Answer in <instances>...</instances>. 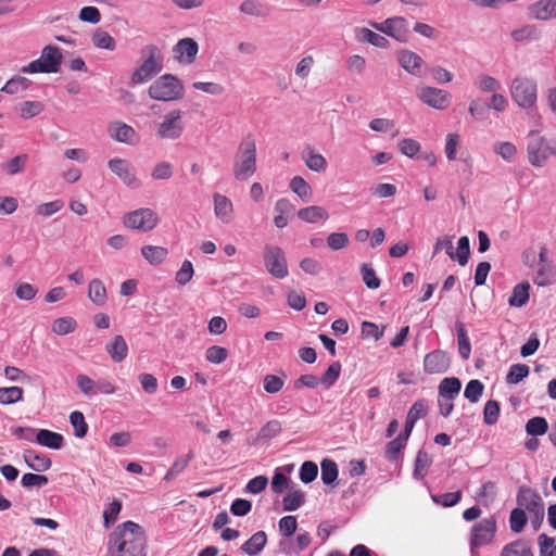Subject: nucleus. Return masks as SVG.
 I'll use <instances>...</instances> for the list:
<instances>
[{
  "mask_svg": "<svg viewBox=\"0 0 556 556\" xmlns=\"http://www.w3.org/2000/svg\"><path fill=\"white\" fill-rule=\"evenodd\" d=\"M144 530L134 521H126L115 528L109 536V556H146Z\"/></svg>",
  "mask_w": 556,
  "mask_h": 556,
  "instance_id": "f257e3e1",
  "label": "nucleus"
},
{
  "mask_svg": "<svg viewBox=\"0 0 556 556\" xmlns=\"http://www.w3.org/2000/svg\"><path fill=\"white\" fill-rule=\"evenodd\" d=\"M256 172V141L248 134L239 143L233 156L232 173L238 181H245Z\"/></svg>",
  "mask_w": 556,
  "mask_h": 556,
  "instance_id": "f03ea898",
  "label": "nucleus"
},
{
  "mask_svg": "<svg viewBox=\"0 0 556 556\" xmlns=\"http://www.w3.org/2000/svg\"><path fill=\"white\" fill-rule=\"evenodd\" d=\"M141 64L131 74V83L134 85H141L163 70V55L159 47L155 45H148L141 49Z\"/></svg>",
  "mask_w": 556,
  "mask_h": 556,
  "instance_id": "7ed1b4c3",
  "label": "nucleus"
},
{
  "mask_svg": "<svg viewBox=\"0 0 556 556\" xmlns=\"http://www.w3.org/2000/svg\"><path fill=\"white\" fill-rule=\"evenodd\" d=\"M185 88L180 79L175 75L164 74L155 79L148 89L151 99L163 102L180 100Z\"/></svg>",
  "mask_w": 556,
  "mask_h": 556,
  "instance_id": "20e7f679",
  "label": "nucleus"
},
{
  "mask_svg": "<svg viewBox=\"0 0 556 556\" xmlns=\"http://www.w3.org/2000/svg\"><path fill=\"white\" fill-rule=\"evenodd\" d=\"M61 50L55 46H46L37 60L31 61L21 68L23 74L46 73L52 74L60 71L62 64Z\"/></svg>",
  "mask_w": 556,
  "mask_h": 556,
  "instance_id": "39448f33",
  "label": "nucleus"
},
{
  "mask_svg": "<svg viewBox=\"0 0 556 556\" xmlns=\"http://www.w3.org/2000/svg\"><path fill=\"white\" fill-rule=\"evenodd\" d=\"M514 102L522 109H531L538 99V85L534 79L526 76L515 77L509 86Z\"/></svg>",
  "mask_w": 556,
  "mask_h": 556,
  "instance_id": "423d86ee",
  "label": "nucleus"
},
{
  "mask_svg": "<svg viewBox=\"0 0 556 556\" xmlns=\"http://www.w3.org/2000/svg\"><path fill=\"white\" fill-rule=\"evenodd\" d=\"M184 112L175 109L170 110L160 117L156 124V136L164 140H177L185 131V123L182 121Z\"/></svg>",
  "mask_w": 556,
  "mask_h": 556,
  "instance_id": "0eeeda50",
  "label": "nucleus"
},
{
  "mask_svg": "<svg viewBox=\"0 0 556 556\" xmlns=\"http://www.w3.org/2000/svg\"><path fill=\"white\" fill-rule=\"evenodd\" d=\"M553 147L548 141L540 136L538 131L531 130L527 142V157L529 163L534 167H543L549 155H552Z\"/></svg>",
  "mask_w": 556,
  "mask_h": 556,
  "instance_id": "6e6552de",
  "label": "nucleus"
},
{
  "mask_svg": "<svg viewBox=\"0 0 556 556\" xmlns=\"http://www.w3.org/2000/svg\"><path fill=\"white\" fill-rule=\"evenodd\" d=\"M369 24L376 30L390 36L401 43H406L409 40V24L402 16L389 17L383 22H370Z\"/></svg>",
  "mask_w": 556,
  "mask_h": 556,
  "instance_id": "1a4fd4ad",
  "label": "nucleus"
},
{
  "mask_svg": "<svg viewBox=\"0 0 556 556\" xmlns=\"http://www.w3.org/2000/svg\"><path fill=\"white\" fill-rule=\"evenodd\" d=\"M516 502L518 508L527 510L530 517H535L536 519L544 518V502L538 491L527 485H521L518 489Z\"/></svg>",
  "mask_w": 556,
  "mask_h": 556,
  "instance_id": "9d476101",
  "label": "nucleus"
},
{
  "mask_svg": "<svg viewBox=\"0 0 556 556\" xmlns=\"http://www.w3.org/2000/svg\"><path fill=\"white\" fill-rule=\"evenodd\" d=\"M264 263L268 273L278 279H283L289 274L285 252L277 245H265Z\"/></svg>",
  "mask_w": 556,
  "mask_h": 556,
  "instance_id": "9b49d317",
  "label": "nucleus"
},
{
  "mask_svg": "<svg viewBox=\"0 0 556 556\" xmlns=\"http://www.w3.org/2000/svg\"><path fill=\"white\" fill-rule=\"evenodd\" d=\"M123 223L129 229L151 231L159 223L157 214L151 208H138L124 216Z\"/></svg>",
  "mask_w": 556,
  "mask_h": 556,
  "instance_id": "f8f14e48",
  "label": "nucleus"
},
{
  "mask_svg": "<svg viewBox=\"0 0 556 556\" xmlns=\"http://www.w3.org/2000/svg\"><path fill=\"white\" fill-rule=\"evenodd\" d=\"M416 96L424 104L439 111L446 110L452 102L448 91L430 86L418 87Z\"/></svg>",
  "mask_w": 556,
  "mask_h": 556,
  "instance_id": "ddd939ff",
  "label": "nucleus"
},
{
  "mask_svg": "<svg viewBox=\"0 0 556 556\" xmlns=\"http://www.w3.org/2000/svg\"><path fill=\"white\" fill-rule=\"evenodd\" d=\"M496 532V520L494 517H488L477 522L470 532V549L490 544Z\"/></svg>",
  "mask_w": 556,
  "mask_h": 556,
  "instance_id": "4468645a",
  "label": "nucleus"
},
{
  "mask_svg": "<svg viewBox=\"0 0 556 556\" xmlns=\"http://www.w3.org/2000/svg\"><path fill=\"white\" fill-rule=\"evenodd\" d=\"M109 168L129 188L137 189L141 181L137 178L134 166L129 161L114 157L108 163Z\"/></svg>",
  "mask_w": 556,
  "mask_h": 556,
  "instance_id": "2eb2a0df",
  "label": "nucleus"
},
{
  "mask_svg": "<svg viewBox=\"0 0 556 556\" xmlns=\"http://www.w3.org/2000/svg\"><path fill=\"white\" fill-rule=\"evenodd\" d=\"M450 356L442 350H434L426 354L424 358V370L426 374H444L450 368Z\"/></svg>",
  "mask_w": 556,
  "mask_h": 556,
  "instance_id": "dca6fc26",
  "label": "nucleus"
},
{
  "mask_svg": "<svg viewBox=\"0 0 556 556\" xmlns=\"http://www.w3.org/2000/svg\"><path fill=\"white\" fill-rule=\"evenodd\" d=\"M397 62L401 67L413 76H422L424 60L414 51L402 49L397 52Z\"/></svg>",
  "mask_w": 556,
  "mask_h": 556,
  "instance_id": "f3484780",
  "label": "nucleus"
},
{
  "mask_svg": "<svg viewBox=\"0 0 556 556\" xmlns=\"http://www.w3.org/2000/svg\"><path fill=\"white\" fill-rule=\"evenodd\" d=\"M528 15L535 21H549L556 18V0H538L531 3Z\"/></svg>",
  "mask_w": 556,
  "mask_h": 556,
  "instance_id": "a211bd4d",
  "label": "nucleus"
},
{
  "mask_svg": "<svg viewBox=\"0 0 556 556\" xmlns=\"http://www.w3.org/2000/svg\"><path fill=\"white\" fill-rule=\"evenodd\" d=\"M199 51V45L192 38L180 39L174 47L176 59L180 63L191 64L194 62Z\"/></svg>",
  "mask_w": 556,
  "mask_h": 556,
  "instance_id": "6ab92c4d",
  "label": "nucleus"
},
{
  "mask_svg": "<svg viewBox=\"0 0 556 556\" xmlns=\"http://www.w3.org/2000/svg\"><path fill=\"white\" fill-rule=\"evenodd\" d=\"M215 216L224 224H229L233 219V205L224 194L215 193L213 195Z\"/></svg>",
  "mask_w": 556,
  "mask_h": 556,
  "instance_id": "aec40b11",
  "label": "nucleus"
},
{
  "mask_svg": "<svg viewBox=\"0 0 556 556\" xmlns=\"http://www.w3.org/2000/svg\"><path fill=\"white\" fill-rule=\"evenodd\" d=\"M109 134L116 141L127 144H132L137 137L135 129L122 122L111 123L109 126Z\"/></svg>",
  "mask_w": 556,
  "mask_h": 556,
  "instance_id": "412c9836",
  "label": "nucleus"
},
{
  "mask_svg": "<svg viewBox=\"0 0 556 556\" xmlns=\"http://www.w3.org/2000/svg\"><path fill=\"white\" fill-rule=\"evenodd\" d=\"M311 541L312 539L308 532L299 533L295 542L292 540H281L279 543V548L282 553L293 556L307 548L311 544Z\"/></svg>",
  "mask_w": 556,
  "mask_h": 556,
  "instance_id": "4be33fe9",
  "label": "nucleus"
},
{
  "mask_svg": "<svg viewBox=\"0 0 556 556\" xmlns=\"http://www.w3.org/2000/svg\"><path fill=\"white\" fill-rule=\"evenodd\" d=\"M105 351L113 362H123L128 355V345L125 338L122 334L114 336L113 339L106 343Z\"/></svg>",
  "mask_w": 556,
  "mask_h": 556,
  "instance_id": "5701e85b",
  "label": "nucleus"
},
{
  "mask_svg": "<svg viewBox=\"0 0 556 556\" xmlns=\"http://www.w3.org/2000/svg\"><path fill=\"white\" fill-rule=\"evenodd\" d=\"M556 281V268L553 262L538 263L536 270L533 276V282L539 287H546Z\"/></svg>",
  "mask_w": 556,
  "mask_h": 556,
  "instance_id": "b1692460",
  "label": "nucleus"
},
{
  "mask_svg": "<svg viewBox=\"0 0 556 556\" xmlns=\"http://www.w3.org/2000/svg\"><path fill=\"white\" fill-rule=\"evenodd\" d=\"M36 442L39 445H42L45 447H49L52 450H61L64 444L65 440L64 437L61 433L47 430V429H40L36 433Z\"/></svg>",
  "mask_w": 556,
  "mask_h": 556,
  "instance_id": "393cba45",
  "label": "nucleus"
},
{
  "mask_svg": "<svg viewBox=\"0 0 556 556\" xmlns=\"http://www.w3.org/2000/svg\"><path fill=\"white\" fill-rule=\"evenodd\" d=\"M355 37L359 42H367L377 48L388 49L390 47V41L384 36L366 27L356 28Z\"/></svg>",
  "mask_w": 556,
  "mask_h": 556,
  "instance_id": "a878e982",
  "label": "nucleus"
},
{
  "mask_svg": "<svg viewBox=\"0 0 556 556\" xmlns=\"http://www.w3.org/2000/svg\"><path fill=\"white\" fill-rule=\"evenodd\" d=\"M23 457L27 466L38 472L48 470L52 465L48 456L39 454L34 450H26Z\"/></svg>",
  "mask_w": 556,
  "mask_h": 556,
  "instance_id": "bb28decb",
  "label": "nucleus"
},
{
  "mask_svg": "<svg viewBox=\"0 0 556 556\" xmlns=\"http://www.w3.org/2000/svg\"><path fill=\"white\" fill-rule=\"evenodd\" d=\"M266 543V533L264 531H257L241 545V551L249 556H257L263 551Z\"/></svg>",
  "mask_w": 556,
  "mask_h": 556,
  "instance_id": "cd10ccee",
  "label": "nucleus"
},
{
  "mask_svg": "<svg viewBox=\"0 0 556 556\" xmlns=\"http://www.w3.org/2000/svg\"><path fill=\"white\" fill-rule=\"evenodd\" d=\"M88 298L97 306H103L106 303V289L100 279H92L88 287Z\"/></svg>",
  "mask_w": 556,
  "mask_h": 556,
  "instance_id": "c85d7f7f",
  "label": "nucleus"
},
{
  "mask_svg": "<svg viewBox=\"0 0 556 556\" xmlns=\"http://www.w3.org/2000/svg\"><path fill=\"white\" fill-rule=\"evenodd\" d=\"M529 282H521L514 287L508 304L513 307H522L529 301Z\"/></svg>",
  "mask_w": 556,
  "mask_h": 556,
  "instance_id": "c756f323",
  "label": "nucleus"
},
{
  "mask_svg": "<svg viewBox=\"0 0 556 556\" xmlns=\"http://www.w3.org/2000/svg\"><path fill=\"white\" fill-rule=\"evenodd\" d=\"M298 217L306 223H317L320 219H327L329 217L328 212L317 205L307 206L304 208H301L298 212Z\"/></svg>",
  "mask_w": 556,
  "mask_h": 556,
  "instance_id": "7c9ffc66",
  "label": "nucleus"
},
{
  "mask_svg": "<svg viewBox=\"0 0 556 556\" xmlns=\"http://www.w3.org/2000/svg\"><path fill=\"white\" fill-rule=\"evenodd\" d=\"M460 389L462 382L458 378H444L439 384V396L455 399L459 394Z\"/></svg>",
  "mask_w": 556,
  "mask_h": 556,
  "instance_id": "2f4dec72",
  "label": "nucleus"
},
{
  "mask_svg": "<svg viewBox=\"0 0 556 556\" xmlns=\"http://www.w3.org/2000/svg\"><path fill=\"white\" fill-rule=\"evenodd\" d=\"M431 463V457L428 455L427 452L422 450L418 451L414 464V478L417 480H422L427 476Z\"/></svg>",
  "mask_w": 556,
  "mask_h": 556,
  "instance_id": "473e14b6",
  "label": "nucleus"
},
{
  "mask_svg": "<svg viewBox=\"0 0 556 556\" xmlns=\"http://www.w3.org/2000/svg\"><path fill=\"white\" fill-rule=\"evenodd\" d=\"M282 432V426L279 420L267 421L257 432L256 441H269Z\"/></svg>",
  "mask_w": 556,
  "mask_h": 556,
  "instance_id": "72a5a7b5",
  "label": "nucleus"
},
{
  "mask_svg": "<svg viewBox=\"0 0 556 556\" xmlns=\"http://www.w3.org/2000/svg\"><path fill=\"white\" fill-rule=\"evenodd\" d=\"M458 352L463 359H468L471 353V344L468 338L467 330L463 323L456 324Z\"/></svg>",
  "mask_w": 556,
  "mask_h": 556,
  "instance_id": "f704fd0d",
  "label": "nucleus"
},
{
  "mask_svg": "<svg viewBox=\"0 0 556 556\" xmlns=\"http://www.w3.org/2000/svg\"><path fill=\"white\" fill-rule=\"evenodd\" d=\"M45 105L40 101H24L17 106V112L21 118L29 119L41 114Z\"/></svg>",
  "mask_w": 556,
  "mask_h": 556,
  "instance_id": "c9c22d12",
  "label": "nucleus"
},
{
  "mask_svg": "<svg viewBox=\"0 0 556 556\" xmlns=\"http://www.w3.org/2000/svg\"><path fill=\"white\" fill-rule=\"evenodd\" d=\"M141 254L150 264L156 265L166 258L168 251L163 247L144 245L141 249Z\"/></svg>",
  "mask_w": 556,
  "mask_h": 556,
  "instance_id": "e433bc0d",
  "label": "nucleus"
},
{
  "mask_svg": "<svg viewBox=\"0 0 556 556\" xmlns=\"http://www.w3.org/2000/svg\"><path fill=\"white\" fill-rule=\"evenodd\" d=\"M515 41H535L541 38V33L534 25H525L518 29H515L510 34Z\"/></svg>",
  "mask_w": 556,
  "mask_h": 556,
  "instance_id": "4c0bfd02",
  "label": "nucleus"
},
{
  "mask_svg": "<svg viewBox=\"0 0 556 556\" xmlns=\"http://www.w3.org/2000/svg\"><path fill=\"white\" fill-rule=\"evenodd\" d=\"M305 502V494L301 490H292L282 498L283 510L294 511Z\"/></svg>",
  "mask_w": 556,
  "mask_h": 556,
  "instance_id": "58836bf2",
  "label": "nucleus"
},
{
  "mask_svg": "<svg viewBox=\"0 0 556 556\" xmlns=\"http://www.w3.org/2000/svg\"><path fill=\"white\" fill-rule=\"evenodd\" d=\"M92 43L99 49L113 51L116 47L115 39L105 30L97 29L92 35Z\"/></svg>",
  "mask_w": 556,
  "mask_h": 556,
  "instance_id": "ea45409f",
  "label": "nucleus"
},
{
  "mask_svg": "<svg viewBox=\"0 0 556 556\" xmlns=\"http://www.w3.org/2000/svg\"><path fill=\"white\" fill-rule=\"evenodd\" d=\"M321 469V480L325 484H332L339 475L338 466L336 462L329 458H325L320 464Z\"/></svg>",
  "mask_w": 556,
  "mask_h": 556,
  "instance_id": "a19ab883",
  "label": "nucleus"
},
{
  "mask_svg": "<svg viewBox=\"0 0 556 556\" xmlns=\"http://www.w3.org/2000/svg\"><path fill=\"white\" fill-rule=\"evenodd\" d=\"M406 443L407 442L399 435L390 441L386 446L387 459L389 462H397L402 456V452L405 448Z\"/></svg>",
  "mask_w": 556,
  "mask_h": 556,
  "instance_id": "79ce46f5",
  "label": "nucleus"
},
{
  "mask_svg": "<svg viewBox=\"0 0 556 556\" xmlns=\"http://www.w3.org/2000/svg\"><path fill=\"white\" fill-rule=\"evenodd\" d=\"M30 85V80L24 76H13L9 79L5 85L2 87L1 91L8 94H15L20 91L26 90Z\"/></svg>",
  "mask_w": 556,
  "mask_h": 556,
  "instance_id": "37998d69",
  "label": "nucleus"
},
{
  "mask_svg": "<svg viewBox=\"0 0 556 556\" xmlns=\"http://www.w3.org/2000/svg\"><path fill=\"white\" fill-rule=\"evenodd\" d=\"M475 86L481 91V92H495L498 91L502 88L501 83L486 74H481L477 77L475 80Z\"/></svg>",
  "mask_w": 556,
  "mask_h": 556,
  "instance_id": "c03bdc74",
  "label": "nucleus"
},
{
  "mask_svg": "<svg viewBox=\"0 0 556 556\" xmlns=\"http://www.w3.org/2000/svg\"><path fill=\"white\" fill-rule=\"evenodd\" d=\"M493 151L508 163L514 162L517 155L516 146L509 141L496 142L493 146Z\"/></svg>",
  "mask_w": 556,
  "mask_h": 556,
  "instance_id": "a18cd8bd",
  "label": "nucleus"
},
{
  "mask_svg": "<svg viewBox=\"0 0 556 556\" xmlns=\"http://www.w3.org/2000/svg\"><path fill=\"white\" fill-rule=\"evenodd\" d=\"M305 165L313 172L321 173L327 168V160L319 153L313 151L303 155Z\"/></svg>",
  "mask_w": 556,
  "mask_h": 556,
  "instance_id": "49530a36",
  "label": "nucleus"
},
{
  "mask_svg": "<svg viewBox=\"0 0 556 556\" xmlns=\"http://www.w3.org/2000/svg\"><path fill=\"white\" fill-rule=\"evenodd\" d=\"M530 368L526 364H514L510 366L507 375L506 382L508 384H517L528 377Z\"/></svg>",
  "mask_w": 556,
  "mask_h": 556,
  "instance_id": "de8ad7c7",
  "label": "nucleus"
},
{
  "mask_svg": "<svg viewBox=\"0 0 556 556\" xmlns=\"http://www.w3.org/2000/svg\"><path fill=\"white\" fill-rule=\"evenodd\" d=\"M77 327V323L73 317H61L53 321L52 331L59 336H65L73 332Z\"/></svg>",
  "mask_w": 556,
  "mask_h": 556,
  "instance_id": "09e8293b",
  "label": "nucleus"
},
{
  "mask_svg": "<svg viewBox=\"0 0 556 556\" xmlns=\"http://www.w3.org/2000/svg\"><path fill=\"white\" fill-rule=\"evenodd\" d=\"M70 422L74 428V434L76 438H84L87 434L89 427L81 412H72L70 415Z\"/></svg>",
  "mask_w": 556,
  "mask_h": 556,
  "instance_id": "8fccbe9b",
  "label": "nucleus"
},
{
  "mask_svg": "<svg viewBox=\"0 0 556 556\" xmlns=\"http://www.w3.org/2000/svg\"><path fill=\"white\" fill-rule=\"evenodd\" d=\"M23 389L20 387L0 388V404L9 405L23 400Z\"/></svg>",
  "mask_w": 556,
  "mask_h": 556,
  "instance_id": "3c124183",
  "label": "nucleus"
},
{
  "mask_svg": "<svg viewBox=\"0 0 556 556\" xmlns=\"http://www.w3.org/2000/svg\"><path fill=\"white\" fill-rule=\"evenodd\" d=\"M290 189L298 194L303 201H307L311 197L312 189L306 180L301 176H294L290 181Z\"/></svg>",
  "mask_w": 556,
  "mask_h": 556,
  "instance_id": "603ef678",
  "label": "nucleus"
},
{
  "mask_svg": "<svg viewBox=\"0 0 556 556\" xmlns=\"http://www.w3.org/2000/svg\"><path fill=\"white\" fill-rule=\"evenodd\" d=\"M547 430L548 424L543 417H533L526 424V432L532 437L543 435Z\"/></svg>",
  "mask_w": 556,
  "mask_h": 556,
  "instance_id": "864d4df0",
  "label": "nucleus"
},
{
  "mask_svg": "<svg viewBox=\"0 0 556 556\" xmlns=\"http://www.w3.org/2000/svg\"><path fill=\"white\" fill-rule=\"evenodd\" d=\"M174 175V166L167 161H162L155 164L151 172V177L154 180H167Z\"/></svg>",
  "mask_w": 556,
  "mask_h": 556,
  "instance_id": "5fc2aeb1",
  "label": "nucleus"
},
{
  "mask_svg": "<svg viewBox=\"0 0 556 556\" xmlns=\"http://www.w3.org/2000/svg\"><path fill=\"white\" fill-rule=\"evenodd\" d=\"M527 525L526 511L521 508H514L509 515V526L513 532L519 533Z\"/></svg>",
  "mask_w": 556,
  "mask_h": 556,
  "instance_id": "6e6d98bb",
  "label": "nucleus"
},
{
  "mask_svg": "<svg viewBox=\"0 0 556 556\" xmlns=\"http://www.w3.org/2000/svg\"><path fill=\"white\" fill-rule=\"evenodd\" d=\"M470 254V242L468 237H460L458 240L457 250L454 251V258L459 265L465 266L468 263Z\"/></svg>",
  "mask_w": 556,
  "mask_h": 556,
  "instance_id": "4d7b16f0",
  "label": "nucleus"
},
{
  "mask_svg": "<svg viewBox=\"0 0 556 556\" xmlns=\"http://www.w3.org/2000/svg\"><path fill=\"white\" fill-rule=\"evenodd\" d=\"M484 390V386L480 380H470L464 391L465 397L471 403H476L481 397Z\"/></svg>",
  "mask_w": 556,
  "mask_h": 556,
  "instance_id": "13d9d810",
  "label": "nucleus"
},
{
  "mask_svg": "<svg viewBox=\"0 0 556 556\" xmlns=\"http://www.w3.org/2000/svg\"><path fill=\"white\" fill-rule=\"evenodd\" d=\"M27 161H28L27 154L16 155V156L12 157L9 162L3 164V169L10 176L16 175L24 169Z\"/></svg>",
  "mask_w": 556,
  "mask_h": 556,
  "instance_id": "bf43d9fd",
  "label": "nucleus"
},
{
  "mask_svg": "<svg viewBox=\"0 0 556 556\" xmlns=\"http://www.w3.org/2000/svg\"><path fill=\"white\" fill-rule=\"evenodd\" d=\"M501 556H533L530 547L522 542H514L506 545Z\"/></svg>",
  "mask_w": 556,
  "mask_h": 556,
  "instance_id": "052dcab7",
  "label": "nucleus"
},
{
  "mask_svg": "<svg viewBox=\"0 0 556 556\" xmlns=\"http://www.w3.org/2000/svg\"><path fill=\"white\" fill-rule=\"evenodd\" d=\"M500 404L497 401L489 400L483 409V421L486 425H494L498 420Z\"/></svg>",
  "mask_w": 556,
  "mask_h": 556,
  "instance_id": "680f3d73",
  "label": "nucleus"
},
{
  "mask_svg": "<svg viewBox=\"0 0 556 556\" xmlns=\"http://www.w3.org/2000/svg\"><path fill=\"white\" fill-rule=\"evenodd\" d=\"M285 386V379L276 375H266L263 378V387L265 392L268 394H276L282 390Z\"/></svg>",
  "mask_w": 556,
  "mask_h": 556,
  "instance_id": "e2e57ef3",
  "label": "nucleus"
},
{
  "mask_svg": "<svg viewBox=\"0 0 556 556\" xmlns=\"http://www.w3.org/2000/svg\"><path fill=\"white\" fill-rule=\"evenodd\" d=\"M228 357L227 349L219 345H212L205 351V358L212 364H222Z\"/></svg>",
  "mask_w": 556,
  "mask_h": 556,
  "instance_id": "0e129e2a",
  "label": "nucleus"
},
{
  "mask_svg": "<svg viewBox=\"0 0 556 556\" xmlns=\"http://www.w3.org/2000/svg\"><path fill=\"white\" fill-rule=\"evenodd\" d=\"M318 475V467L314 462H304L300 468L299 477L303 483L313 482Z\"/></svg>",
  "mask_w": 556,
  "mask_h": 556,
  "instance_id": "69168bd1",
  "label": "nucleus"
},
{
  "mask_svg": "<svg viewBox=\"0 0 556 556\" xmlns=\"http://www.w3.org/2000/svg\"><path fill=\"white\" fill-rule=\"evenodd\" d=\"M279 532L286 540H290L289 538L294 534L298 527V521L295 516H285L279 520Z\"/></svg>",
  "mask_w": 556,
  "mask_h": 556,
  "instance_id": "338daca9",
  "label": "nucleus"
},
{
  "mask_svg": "<svg viewBox=\"0 0 556 556\" xmlns=\"http://www.w3.org/2000/svg\"><path fill=\"white\" fill-rule=\"evenodd\" d=\"M540 546V556H556V543L553 538L542 533L538 539Z\"/></svg>",
  "mask_w": 556,
  "mask_h": 556,
  "instance_id": "774afa93",
  "label": "nucleus"
}]
</instances>
